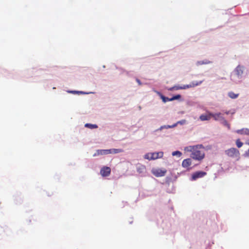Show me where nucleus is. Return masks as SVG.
Returning a JSON list of instances; mask_svg holds the SVG:
<instances>
[{
  "mask_svg": "<svg viewBox=\"0 0 249 249\" xmlns=\"http://www.w3.org/2000/svg\"><path fill=\"white\" fill-rule=\"evenodd\" d=\"M198 145L188 146L184 148L186 152H191V157L198 160H202L205 154L202 151L198 150Z\"/></svg>",
  "mask_w": 249,
  "mask_h": 249,
  "instance_id": "obj_1",
  "label": "nucleus"
},
{
  "mask_svg": "<svg viewBox=\"0 0 249 249\" xmlns=\"http://www.w3.org/2000/svg\"><path fill=\"white\" fill-rule=\"evenodd\" d=\"M203 82V81H193L191 82L190 84L185 85L182 86H175L169 89V90H179V89H189L191 88H194L195 87L197 86L200 85Z\"/></svg>",
  "mask_w": 249,
  "mask_h": 249,
  "instance_id": "obj_2",
  "label": "nucleus"
},
{
  "mask_svg": "<svg viewBox=\"0 0 249 249\" xmlns=\"http://www.w3.org/2000/svg\"><path fill=\"white\" fill-rule=\"evenodd\" d=\"M163 156V153L162 152L148 153L144 155V158L145 159L151 160L161 158Z\"/></svg>",
  "mask_w": 249,
  "mask_h": 249,
  "instance_id": "obj_3",
  "label": "nucleus"
},
{
  "mask_svg": "<svg viewBox=\"0 0 249 249\" xmlns=\"http://www.w3.org/2000/svg\"><path fill=\"white\" fill-rule=\"evenodd\" d=\"M225 153L230 157L235 158L237 159L239 158V151L234 148H231L228 149L227 150H226Z\"/></svg>",
  "mask_w": 249,
  "mask_h": 249,
  "instance_id": "obj_4",
  "label": "nucleus"
},
{
  "mask_svg": "<svg viewBox=\"0 0 249 249\" xmlns=\"http://www.w3.org/2000/svg\"><path fill=\"white\" fill-rule=\"evenodd\" d=\"M152 173L156 177H161L165 176L167 172L165 168H153Z\"/></svg>",
  "mask_w": 249,
  "mask_h": 249,
  "instance_id": "obj_5",
  "label": "nucleus"
},
{
  "mask_svg": "<svg viewBox=\"0 0 249 249\" xmlns=\"http://www.w3.org/2000/svg\"><path fill=\"white\" fill-rule=\"evenodd\" d=\"M207 174L206 172L204 171H197L193 173L192 175V180H196L197 178H201Z\"/></svg>",
  "mask_w": 249,
  "mask_h": 249,
  "instance_id": "obj_6",
  "label": "nucleus"
},
{
  "mask_svg": "<svg viewBox=\"0 0 249 249\" xmlns=\"http://www.w3.org/2000/svg\"><path fill=\"white\" fill-rule=\"evenodd\" d=\"M111 173V169L107 166L103 167L100 170V174L103 177H108Z\"/></svg>",
  "mask_w": 249,
  "mask_h": 249,
  "instance_id": "obj_7",
  "label": "nucleus"
},
{
  "mask_svg": "<svg viewBox=\"0 0 249 249\" xmlns=\"http://www.w3.org/2000/svg\"><path fill=\"white\" fill-rule=\"evenodd\" d=\"M244 68L243 66L238 65L235 69L234 72L238 77H241L243 74Z\"/></svg>",
  "mask_w": 249,
  "mask_h": 249,
  "instance_id": "obj_8",
  "label": "nucleus"
},
{
  "mask_svg": "<svg viewBox=\"0 0 249 249\" xmlns=\"http://www.w3.org/2000/svg\"><path fill=\"white\" fill-rule=\"evenodd\" d=\"M110 150L108 149H101L97 150L96 152L93 154V156L95 157L99 155H107L109 154Z\"/></svg>",
  "mask_w": 249,
  "mask_h": 249,
  "instance_id": "obj_9",
  "label": "nucleus"
},
{
  "mask_svg": "<svg viewBox=\"0 0 249 249\" xmlns=\"http://www.w3.org/2000/svg\"><path fill=\"white\" fill-rule=\"evenodd\" d=\"M212 117H213L215 121H221L224 117H223V114L221 113H212Z\"/></svg>",
  "mask_w": 249,
  "mask_h": 249,
  "instance_id": "obj_10",
  "label": "nucleus"
},
{
  "mask_svg": "<svg viewBox=\"0 0 249 249\" xmlns=\"http://www.w3.org/2000/svg\"><path fill=\"white\" fill-rule=\"evenodd\" d=\"M191 164H192V160L190 158L184 160L182 162V166L184 168H188Z\"/></svg>",
  "mask_w": 249,
  "mask_h": 249,
  "instance_id": "obj_11",
  "label": "nucleus"
},
{
  "mask_svg": "<svg viewBox=\"0 0 249 249\" xmlns=\"http://www.w3.org/2000/svg\"><path fill=\"white\" fill-rule=\"evenodd\" d=\"M211 118L212 113H209L207 114H202L200 116V119L203 121L210 120Z\"/></svg>",
  "mask_w": 249,
  "mask_h": 249,
  "instance_id": "obj_12",
  "label": "nucleus"
},
{
  "mask_svg": "<svg viewBox=\"0 0 249 249\" xmlns=\"http://www.w3.org/2000/svg\"><path fill=\"white\" fill-rule=\"evenodd\" d=\"M237 134L241 135H249V129L244 128L236 131Z\"/></svg>",
  "mask_w": 249,
  "mask_h": 249,
  "instance_id": "obj_13",
  "label": "nucleus"
},
{
  "mask_svg": "<svg viewBox=\"0 0 249 249\" xmlns=\"http://www.w3.org/2000/svg\"><path fill=\"white\" fill-rule=\"evenodd\" d=\"M146 170L145 166L142 164H138L137 166V171L139 173H143Z\"/></svg>",
  "mask_w": 249,
  "mask_h": 249,
  "instance_id": "obj_14",
  "label": "nucleus"
},
{
  "mask_svg": "<svg viewBox=\"0 0 249 249\" xmlns=\"http://www.w3.org/2000/svg\"><path fill=\"white\" fill-rule=\"evenodd\" d=\"M109 150H110V152H109V154H116V153H121V152H122L123 151L122 149H115V148H113V149H108Z\"/></svg>",
  "mask_w": 249,
  "mask_h": 249,
  "instance_id": "obj_15",
  "label": "nucleus"
},
{
  "mask_svg": "<svg viewBox=\"0 0 249 249\" xmlns=\"http://www.w3.org/2000/svg\"><path fill=\"white\" fill-rule=\"evenodd\" d=\"M228 96L231 99H236L238 97L239 94H235L233 92L231 91L228 93Z\"/></svg>",
  "mask_w": 249,
  "mask_h": 249,
  "instance_id": "obj_16",
  "label": "nucleus"
},
{
  "mask_svg": "<svg viewBox=\"0 0 249 249\" xmlns=\"http://www.w3.org/2000/svg\"><path fill=\"white\" fill-rule=\"evenodd\" d=\"M85 126L90 129L97 128L98 127V126L96 124H85Z\"/></svg>",
  "mask_w": 249,
  "mask_h": 249,
  "instance_id": "obj_17",
  "label": "nucleus"
},
{
  "mask_svg": "<svg viewBox=\"0 0 249 249\" xmlns=\"http://www.w3.org/2000/svg\"><path fill=\"white\" fill-rule=\"evenodd\" d=\"M178 123L181 124V122L180 121H179L172 125H164L163 126H161L160 128L162 129L163 128H173V127H176L177 125L178 124Z\"/></svg>",
  "mask_w": 249,
  "mask_h": 249,
  "instance_id": "obj_18",
  "label": "nucleus"
},
{
  "mask_svg": "<svg viewBox=\"0 0 249 249\" xmlns=\"http://www.w3.org/2000/svg\"><path fill=\"white\" fill-rule=\"evenodd\" d=\"M160 95L161 99H162V101L164 103H166V102H168V101H172L171 98H169L168 97H166L164 96L163 95H162L161 94H160Z\"/></svg>",
  "mask_w": 249,
  "mask_h": 249,
  "instance_id": "obj_19",
  "label": "nucleus"
},
{
  "mask_svg": "<svg viewBox=\"0 0 249 249\" xmlns=\"http://www.w3.org/2000/svg\"><path fill=\"white\" fill-rule=\"evenodd\" d=\"M221 123L224 125L227 126L229 129L230 128V125L228 122L223 118L221 120Z\"/></svg>",
  "mask_w": 249,
  "mask_h": 249,
  "instance_id": "obj_20",
  "label": "nucleus"
},
{
  "mask_svg": "<svg viewBox=\"0 0 249 249\" xmlns=\"http://www.w3.org/2000/svg\"><path fill=\"white\" fill-rule=\"evenodd\" d=\"M172 155L173 156H177L178 157H180L182 155V153L179 151H174L173 152H172Z\"/></svg>",
  "mask_w": 249,
  "mask_h": 249,
  "instance_id": "obj_21",
  "label": "nucleus"
},
{
  "mask_svg": "<svg viewBox=\"0 0 249 249\" xmlns=\"http://www.w3.org/2000/svg\"><path fill=\"white\" fill-rule=\"evenodd\" d=\"M181 96L179 94L176 95L175 96H174L173 97L171 98V100L173 101L174 100H177L180 98Z\"/></svg>",
  "mask_w": 249,
  "mask_h": 249,
  "instance_id": "obj_22",
  "label": "nucleus"
},
{
  "mask_svg": "<svg viewBox=\"0 0 249 249\" xmlns=\"http://www.w3.org/2000/svg\"><path fill=\"white\" fill-rule=\"evenodd\" d=\"M243 143L241 141H236V145L238 148L241 147L243 145Z\"/></svg>",
  "mask_w": 249,
  "mask_h": 249,
  "instance_id": "obj_23",
  "label": "nucleus"
},
{
  "mask_svg": "<svg viewBox=\"0 0 249 249\" xmlns=\"http://www.w3.org/2000/svg\"><path fill=\"white\" fill-rule=\"evenodd\" d=\"M71 92H72V93H80V94H84L85 93L83 91H71Z\"/></svg>",
  "mask_w": 249,
  "mask_h": 249,
  "instance_id": "obj_24",
  "label": "nucleus"
},
{
  "mask_svg": "<svg viewBox=\"0 0 249 249\" xmlns=\"http://www.w3.org/2000/svg\"><path fill=\"white\" fill-rule=\"evenodd\" d=\"M136 81L139 85H142V84L141 81L139 79H136Z\"/></svg>",
  "mask_w": 249,
  "mask_h": 249,
  "instance_id": "obj_25",
  "label": "nucleus"
},
{
  "mask_svg": "<svg viewBox=\"0 0 249 249\" xmlns=\"http://www.w3.org/2000/svg\"><path fill=\"white\" fill-rule=\"evenodd\" d=\"M198 63L200 65L204 64H207V62H198Z\"/></svg>",
  "mask_w": 249,
  "mask_h": 249,
  "instance_id": "obj_26",
  "label": "nucleus"
},
{
  "mask_svg": "<svg viewBox=\"0 0 249 249\" xmlns=\"http://www.w3.org/2000/svg\"><path fill=\"white\" fill-rule=\"evenodd\" d=\"M246 155L248 156H249V149L248 150V151L246 152Z\"/></svg>",
  "mask_w": 249,
  "mask_h": 249,
  "instance_id": "obj_27",
  "label": "nucleus"
},
{
  "mask_svg": "<svg viewBox=\"0 0 249 249\" xmlns=\"http://www.w3.org/2000/svg\"><path fill=\"white\" fill-rule=\"evenodd\" d=\"M225 113L226 114H229V111H226V112H225Z\"/></svg>",
  "mask_w": 249,
  "mask_h": 249,
  "instance_id": "obj_28",
  "label": "nucleus"
}]
</instances>
